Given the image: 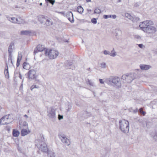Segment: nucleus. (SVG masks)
Masks as SVG:
<instances>
[{"mask_svg": "<svg viewBox=\"0 0 157 157\" xmlns=\"http://www.w3.org/2000/svg\"><path fill=\"white\" fill-rule=\"evenodd\" d=\"M40 136L41 137V140H36L35 145L42 151L47 153L49 151L47 145L43 141V140H44L43 135L40 134Z\"/></svg>", "mask_w": 157, "mask_h": 157, "instance_id": "obj_1", "label": "nucleus"}, {"mask_svg": "<svg viewBox=\"0 0 157 157\" xmlns=\"http://www.w3.org/2000/svg\"><path fill=\"white\" fill-rule=\"evenodd\" d=\"M106 82L109 85H113L116 88H120L121 86L120 79L118 77L111 76L106 80Z\"/></svg>", "mask_w": 157, "mask_h": 157, "instance_id": "obj_2", "label": "nucleus"}, {"mask_svg": "<svg viewBox=\"0 0 157 157\" xmlns=\"http://www.w3.org/2000/svg\"><path fill=\"white\" fill-rule=\"evenodd\" d=\"M119 123V129L124 133H128L129 131V123L128 121L124 119L120 120Z\"/></svg>", "mask_w": 157, "mask_h": 157, "instance_id": "obj_3", "label": "nucleus"}, {"mask_svg": "<svg viewBox=\"0 0 157 157\" xmlns=\"http://www.w3.org/2000/svg\"><path fill=\"white\" fill-rule=\"evenodd\" d=\"M59 52L53 49H50L49 50L48 49H46L44 52V54L46 56H48L50 59H53L57 57L59 55Z\"/></svg>", "mask_w": 157, "mask_h": 157, "instance_id": "obj_4", "label": "nucleus"}, {"mask_svg": "<svg viewBox=\"0 0 157 157\" xmlns=\"http://www.w3.org/2000/svg\"><path fill=\"white\" fill-rule=\"evenodd\" d=\"M144 32L148 35L147 36L150 38H153V34L155 33L157 31L156 28L152 25H149L146 29H144Z\"/></svg>", "mask_w": 157, "mask_h": 157, "instance_id": "obj_5", "label": "nucleus"}, {"mask_svg": "<svg viewBox=\"0 0 157 157\" xmlns=\"http://www.w3.org/2000/svg\"><path fill=\"white\" fill-rule=\"evenodd\" d=\"M136 74L134 73L133 74L130 73V74H127L125 75H123L121 78L124 80L128 79L129 77L132 78L131 79H130V81H128V82L129 83L131 82L134 79L136 78Z\"/></svg>", "mask_w": 157, "mask_h": 157, "instance_id": "obj_6", "label": "nucleus"}, {"mask_svg": "<svg viewBox=\"0 0 157 157\" xmlns=\"http://www.w3.org/2000/svg\"><path fill=\"white\" fill-rule=\"evenodd\" d=\"M56 110L53 107L49 108L47 111L48 116L50 118L55 119L56 117Z\"/></svg>", "mask_w": 157, "mask_h": 157, "instance_id": "obj_7", "label": "nucleus"}, {"mask_svg": "<svg viewBox=\"0 0 157 157\" xmlns=\"http://www.w3.org/2000/svg\"><path fill=\"white\" fill-rule=\"evenodd\" d=\"M36 71L32 69L29 71L27 74L28 79H36Z\"/></svg>", "mask_w": 157, "mask_h": 157, "instance_id": "obj_8", "label": "nucleus"}, {"mask_svg": "<svg viewBox=\"0 0 157 157\" xmlns=\"http://www.w3.org/2000/svg\"><path fill=\"white\" fill-rule=\"evenodd\" d=\"M58 136L63 143H65L68 146L70 144L69 140L64 135L59 134Z\"/></svg>", "mask_w": 157, "mask_h": 157, "instance_id": "obj_9", "label": "nucleus"}, {"mask_svg": "<svg viewBox=\"0 0 157 157\" xmlns=\"http://www.w3.org/2000/svg\"><path fill=\"white\" fill-rule=\"evenodd\" d=\"M66 16L68 19L71 23H73L74 22V20L73 17V15L71 12L68 11L66 13Z\"/></svg>", "mask_w": 157, "mask_h": 157, "instance_id": "obj_10", "label": "nucleus"}, {"mask_svg": "<svg viewBox=\"0 0 157 157\" xmlns=\"http://www.w3.org/2000/svg\"><path fill=\"white\" fill-rule=\"evenodd\" d=\"M9 119V116L6 115L0 119V124H9V123L7 122V120Z\"/></svg>", "mask_w": 157, "mask_h": 157, "instance_id": "obj_11", "label": "nucleus"}, {"mask_svg": "<svg viewBox=\"0 0 157 157\" xmlns=\"http://www.w3.org/2000/svg\"><path fill=\"white\" fill-rule=\"evenodd\" d=\"M147 21H144L143 22H141L140 23V24L139 25V27L140 28V29L144 31H145L144 29H146L147 27V26H148L147 25Z\"/></svg>", "mask_w": 157, "mask_h": 157, "instance_id": "obj_12", "label": "nucleus"}, {"mask_svg": "<svg viewBox=\"0 0 157 157\" xmlns=\"http://www.w3.org/2000/svg\"><path fill=\"white\" fill-rule=\"evenodd\" d=\"M48 18L47 17H45L43 15L40 16L38 17V20L41 23H45L47 18Z\"/></svg>", "mask_w": 157, "mask_h": 157, "instance_id": "obj_13", "label": "nucleus"}, {"mask_svg": "<svg viewBox=\"0 0 157 157\" xmlns=\"http://www.w3.org/2000/svg\"><path fill=\"white\" fill-rule=\"evenodd\" d=\"M6 66L5 69L4 73L6 78H9V75L8 71V65L6 63Z\"/></svg>", "mask_w": 157, "mask_h": 157, "instance_id": "obj_14", "label": "nucleus"}, {"mask_svg": "<svg viewBox=\"0 0 157 157\" xmlns=\"http://www.w3.org/2000/svg\"><path fill=\"white\" fill-rule=\"evenodd\" d=\"M140 67L141 70H147L150 68L151 66L147 65L140 64Z\"/></svg>", "mask_w": 157, "mask_h": 157, "instance_id": "obj_15", "label": "nucleus"}, {"mask_svg": "<svg viewBox=\"0 0 157 157\" xmlns=\"http://www.w3.org/2000/svg\"><path fill=\"white\" fill-rule=\"evenodd\" d=\"M20 134V132L16 129H13L12 131V135L13 136L18 137Z\"/></svg>", "mask_w": 157, "mask_h": 157, "instance_id": "obj_16", "label": "nucleus"}, {"mask_svg": "<svg viewBox=\"0 0 157 157\" xmlns=\"http://www.w3.org/2000/svg\"><path fill=\"white\" fill-rule=\"evenodd\" d=\"M30 131H28L26 129H22L21 132V135L22 136H24L29 133Z\"/></svg>", "mask_w": 157, "mask_h": 157, "instance_id": "obj_17", "label": "nucleus"}, {"mask_svg": "<svg viewBox=\"0 0 157 157\" xmlns=\"http://www.w3.org/2000/svg\"><path fill=\"white\" fill-rule=\"evenodd\" d=\"M36 47L38 49V50H39V52H42L44 50V52H45V50L46 49H47L46 48H45L44 47V46L43 45H41L40 44H39Z\"/></svg>", "mask_w": 157, "mask_h": 157, "instance_id": "obj_18", "label": "nucleus"}, {"mask_svg": "<svg viewBox=\"0 0 157 157\" xmlns=\"http://www.w3.org/2000/svg\"><path fill=\"white\" fill-rule=\"evenodd\" d=\"M103 53L104 54H105V55H109L113 57H114L116 55V52H114L113 53H111L110 52L108 51H107L106 50H105L103 51Z\"/></svg>", "mask_w": 157, "mask_h": 157, "instance_id": "obj_19", "label": "nucleus"}, {"mask_svg": "<svg viewBox=\"0 0 157 157\" xmlns=\"http://www.w3.org/2000/svg\"><path fill=\"white\" fill-rule=\"evenodd\" d=\"M84 10L83 9L81 6H78L77 9V11L80 13H82Z\"/></svg>", "mask_w": 157, "mask_h": 157, "instance_id": "obj_20", "label": "nucleus"}, {"mask_svg": "<svg viewBox=\"0 0 157 157\" xmlns=\"http://www.w3.org/2000/svg\"><path fill=\"white\" fill-rule=\"evenodd\" d=\"M14 45V43L13 42H11L10 43V45L9 47L8 48V53H12V47Z\"/></svg>", "mask_w": 157, "mask_h": 157, "instance_id": "obj_21", "label": "nucleus"}, {"mask_svg": "<svg viewBox=\"0 0 157 157\" xmlns=\"http://www.w3.org/2000/svg\"><path fill=\"white\" fill-rule=\"evenodd\" d=\"M31 32L28 30H24L21 32V34L22 35H28L30 34Z\"/></svg>", "mask_w": 157, "mask_h": 157, "instance_id": "obj_22", "label": "nucleus"}, {"mask_svg": "<svg viewBox=\"0 0 157 157\" xmlns=\"http://www.w3.org/2000/svg\"><path fill=\"white\" fill-rule=\"evenodd\" d=\"M45 25L46 26H49L52 25V22L47 18L45 22Z\"/></svg>", "mask_w": 157, "mask_h": 157, "instance_id": "obj_23", "label": "nucleus"}, {"mask_svg": "<svg viewBox=\"0 0 157 157\" xmlns=\"http://www.w3.org/2000/svg\"><path fill=\"white\" fill-rule=\"evenodd\" d=\"M140 19L139 17H136L135 16H134L132 19V21L133 22H137L138 21H140Z\"/></svg>", "mask_w": 157, "mask_h": 157, "instance_id": "obj_24", "label": "nucleus"}, {"mask_svg": "<svg viewBox=\"0 0 157 157\" xmlns=\"http://www.w3.org/2000/svg\"><path fill=\"white\" fill-rule=\"evenodd\" d=\"M46 3H47V6L48 5V3H49L52 5H53L55 1V0H45Z\"/></svg>", "mask_w": 157, "mask_h": 157, "instance_id": "obj_25", "label": "nucleus"}, {"mask_svg": "<svg viewBox=\"0 0 157 157\" xmlns=\"http://www.w3.org/2000/svg\"><path fill=\"white\" fill-rule=\"evenodd\" d=\"M143 109L142 108H140L138 110V112L143 116H144L146 113V112L143 110Z\"/></svg>", "mask_w": 157, "mask_h": 157, "instance_id": "obj_26", "label": "nucleus"}, {"mask_svg": "<svg viewBox=\"0 0 157 157\" xmlns=\"http://www.w3.org/2000/svg\"><path fill=\"white\" fill-rule=\"evenodd\" d=\"M47 153H48V157H53V156H55L54 155L55 153L50 151H48Z\"/></svg>", "mask_w": 157, "mask_h": 157, "instance_id": "obj_27", "label": "nucleus"}, {"mask_svg": "<svg viewBox=\"0 0 157 157\" xmlns=\"http://www.w3.org/2000/svg\"><path fill=\"white\" fill-rule=\"evenodd\" d=\"M72 62H70L68 61H66L65 63V65L66 67H68L72 65Z\"/></svg>", "mask_w": 157, "mask_h": 157, "instance_id": "obj_28", "label": "nucleus"}, {"mask_svg": "<svg viewBox=\"0 0 157 157\" xmlns=\"http://www.w3.org/2000/svg\"><path fill=\"white\" fill-rule=\"evenodd\" d=\"M8 20L12 23H15L16 18L15 17H7Z\"/></svg>", "mask_w": 157, "mask_h": 157, "instance_id": "obj_29", "label": "nucleus"}, {"mask_svg": "<svg viewBox=\"0 0 157 157\" xmlns=\"http://www.w3.org/2000/svg\"><path fill=\"white\" fill-rule=\"evenodd\" d=\"M125 16L126 17L128 18L129 19L131 20H132V17H133L130 14L128 13H125Z\"/></svg>", "mask_w": 157, "mask_h": 157, "instance_id": "obj_30", "label": "nucleus"}, {"mask_svg": "<svg viewBox=\"0 0 157 157\" xmlns=\"http://www.w3.org/2000/svg\"><path fill=\"white\" fill-rule=\"evenodd\" d=\"M129 109L131 110H130V112H132L134 113H137L138 112L139 110L137 108H136L135 109H133L132 108H131Z\"/></svg>", "mask_w": 157, "mask_h": 157, "instance_id": "obj_31", "label": "nucleus"}, {"mask_svg": "<svg viewBox=\"0 0 157 157\" xmlns=\"http://www.w3.org/2000/svg\"><path fill=\"white\" fill-rule=\"evenodd\" d=\"M97 19H98V18H93L91 19V21L93 24H96L97 23Z\"/></svg>", "mask_w": 157, "mask_h": 157, "instance_id": "obj_32", "label": "nucleus"}, {"mask_svg": "<svg viewBox=\"0 0 157 157\" xmlns=\"http://www.w3.org/2000/svg\"><path fill=\"white\" fill-rule=\"evenodd\" d=\"M9 55L8 56V60L9 61L10 60L12 63H13L12 61V53H9Z\"/></svg>", "mask_w": 157, "mask_h": 157, "instance_id": "obj_33", "label": "nucleus"}, {"mask_svg": "<svg viewBox=\"0 0 157 157\" xmlns=\"http://www.w3.org/2000/svg\"><path fill=\"white\" fill-rule=\"evenodd\" d=\"M19 24H23L25 22L24 20L21 18L20 17H19Z\"/></svg>", "mask_w": 157, "mask_h": 157, "instance_id": "obj_34", "label": "nucleus"}, {"mask_svg": "<svg viewBox=\"0 0 157 157\" xmlns=\"http://www.w3.org/2000/svg\"><path fill=\"white\" fill-rule=\"evenodd\" d=\"M38 52H39V50H38V48H37V47H36L35 48L34 52H33V54L34 55H36V54L38 53Z\"/></svg>", "mask_w": 157, "mask_h": 157, "instance_id": "obj_35", "label": "nucleus"}, {"mask_svg": "<svg viewBox=\"0 0 157 157\" xmlns=\"http://www.w3.org/2000/svg\"><path fill=\"white\" fill-rule=\"evenodd\" d=\"M147 21V25H151L153 24V22L151 20H146Z\"/></svg>", "mask_w": 157, "mask_h": 157, "instance_id": "obj_36", "label": "nucleus"}, {"mask_svg": "<svg viewBox=\"0 0 157 157\" xmlns=\"http://www.w3.org/2000/svg\"><path fill=\"white\" fill-rule=\"evenodd\" d=\"M100 13L101 11L99 9H95L94 11V13Z\"/></svg>", "mask_w": 157, "mask_h": 157, "instance_id": "obj_37", "label": "nucleus"}, {"mask_svg": "<svg viewBox=\"0 0 157 157\" xmlns=\"http://www.w3.org/2000/svg\"><path fill=\"white\" fill-rule=\"evenodd\" d=\"M28 64L26 62H24L23 64V67L24 69H27L26 66L28 65Z\"/></svg>", "mask_w": 157, "mask_h": 157, "instance_id": "obj_38", "label": "nucleus"}, {"mask_svg": "<svg viewBox=\"0 0 157 157\" xmlns=\"http://www.w3.org/2000/svg\"><path fill=\"white\" fill-rule=\"evenodd\" d=\"M87 83L89 84L90 86H94V83L92 82L90 80H88V81H87Z\"/></svg>", "mask_w": 157, "mask_h": 157, "instance_id": "obj_39", "label": "nucleus"}, {"mask_svg": "<svg viewBox=\"0 0 157 157\" xmlns=\"http://www.w3.org/2000/svg\"><path fill=\"white\" fill-rule=\"evenodd\" d=\"M21 61V59H17V63H16V65L17 67H18L19 66L20 64V62Z\"/></svg>", "mask_w": 157, "mask_h": 157, "instance_id": "obj_40", "label": "nucleus"}, {"mask_svg": "<svg viewBox=\"0 0 157 157\" xmlns=\"http://www.w3.org/2000/svg\"><path fill=\"white\" fill-rule=\"evenodd\" d=\"M103 17L104 18L106 19L109 18L111 17V16L110 15H104L103 16Z\"/></svg>", "mask_w": 157, "mask_h": 157, "instance_id": "obj_41", "label": "nucleus"}, {"mask_svg": "<svg viewBox=\"0 0 157 157\" xmlns=\"http://www.w3.org/2000/svg\"><path fill=\"white\" fill-rule=\"evenodd\" d=\"M101 68H105L106 67V63H101Z\"/></svg>", "mask_w": 157, "mask_h": 157, "instance_id": "obj_42", "label": "nucleus"}, {"mask_svg": "<svg viewBox=\"0 0 157 157\" xmlns=\"http://www.w3.org/2000/svg\"><path fill=\"white\" fill-rule=\"evenodd\" d=\"M63 118V115H61L60 114H59L58 115V119L59 120H60Z\"/></svg>", "mask_w": 157, "mask_h": 157, "instance_id": "obj_43", "label": "nucleus"}, {"mask_svg": "<svg viewBox=\"0 0 157 157\" xmlns=\"http://www.w3.org/2000/svg\"><path fill=\"white\" fill-rule=\"evenodd\" d=\"M22 58V56L21 55V53L20 54H18V57L17 59H21H21Z\"/></svg>", "mask_w": 157, "mask_h": 157, "instance_id": "obj_44", "label": "nucleus"}, {"mask_svg": "<svg viewBox=\"0 0 157 157\" xmlns=\"http://www.w3.org/2000/svg\"><path fill=\"white\" fill-rule=\"evenodd\" d=\"M138 47L141 48H142L143 47L144 48L145 47L144 46L143 44H138Z\"/></svg>", "mask_w": 157, "mask_h": 157, "instance_id": "obj_45", "label": "nucleus"}, {"mask_svg": "<svg viewBox=\"0 0 157 157\" xmlns=\"http://www.w3.org/2000/svg\"><path fill=\"white\" fill-rule=\"evenodd\" d=\"M23 126H28V124L26 121H24L23 123Z\"/></svg>", "mask_w": 157, "mask_h": 157, "instance_id": "obj_46", "label": "nucleus"}, {"mask_svg": "<svg viewBox=\"0 0 157 157\" xmlns=\"http://www.w3.org/2000/svg\"><path fill=\"white\" fill-rule=\"evenodd\" d=\"M118 32H120V33H121V31H120V30H117V31H116V35H115V36H118Z\"/></svg>", "mask_w": 157, "mask_h": 157, "instance_id": "obj_47", "label": "nucleus"}, {"mask_svg": "<svg viewBox=\"0 0 157 157\" xmlns=\"http://www.w3.org/2000/svg\"><path fill=\"white\" fill-rule=\"evenodd\" d=\"M36 88L37 87L36 85H33L31 86L30 89L31 90H32L34 88Z\"/></svg>", "mask_w": 157, "mask_h": 157, "instance_id": "obj_48", "label": "nucleus"}, {"mask_svg": "<svg viewBox=\"0 0 157 157\" xmlns=\"http://www.w3.org/2000/svg\"><path fill=\"white\" fill-rule=\"evenodd\" d=\"M85 114H87V116L88 117H90L91 116V114L90 113L88 112H87L86 111H85Z\"/></svg>", "mask_w": 157, "mask_h": 157, "instance_id": "obj_49", "label": "nucleus"}, {"mask_svg": "<svg viewBox=\"0 0 157 157\" xmlns=\"http://www.w3.org/2000/svg\"><path fill=\"white\" fill-rule=\"evenodd\" d=\"M154 139L155 140V141L157 140V134H155L153 136Z\"/></svg>", "mask_w": 157, "mask_h": 157, "instance_id": "obj_50", "label": "nucleus"}, {"mask_svg": "<svg viewBox=\"0 0 157 157\" xmlns=\"http://www.w3.org/2000/svg\"><path fill=\"white\" fill-rule=\"evenodd\" d=\"M111 16V17H112L113 19H115L116 18L117 16L116 15H110Z\"/></svg>", "mask_w": 157, "mask_h": 157, "instance_id": "obj_51", "label": "nucleus"}, {"mask_svg": "<svg viewBox=\"0 0 157 157\" xmlns=\"http://www.w3.org/2000/svg\"><path fill=\"white\" fill-rule=\"evenodd\" d=\"M19 18H16L15 23L19 24Z\"/></svg>", "mask_w": 157, "mask_h": 157, "instance_id": "obj_52", "label": "nucleus"}, {"mask_svg": "<svg viewBox=\"0 0 157 157\" xmlns=\"http://www.w3.org/2000/svg\"><path fill=\"white\" fill-rule=\"evenodd\" d=\"M99 81L100 83L101 84H103L104 83V82L103 81V80L102 79H99Z\"/></svg>", "mask_w": 157, "mask_h": 157, "instance_id": "obj_53", "label": "nucleus"}, {"mask_svg": "<svg viewBox=\"0 0 157 157\" xmlns=\"http://www.w3.org/2000/svg\"><path fill=\"white\" fill-rule=\"evenodd\" d=\"M6 130L8 131H10V127L7 126L6 127Z\"/></svg>", "mask_w": 157, "mask_h": 157, "instance_id": "obj_54", "label": "nucleus"}, {"mask_svg": "<svg viewBox=\"0 0 157 157\" xmlns=\"http://www.w3.org/2000/svg\"><path fill=\"white\" fill-rule=\"evenodd\" d=\"M19 77L20 78H21V79H22V81H23V79H22V76L21 75V74L19 72Z\"/></svg>", "mask_w": 157, "mask_h": 157, "instance_id": "obj_55", "label": "nucleus"}, {"mask_svg": "<svg viewBox=\"0 0 157 157\" xmlns=\"http://www.w3.org/2000/svg\"><path fill=\"white\" fill-rule=\"evenodd\" d=\"M134 6L136 7H138L139 6V5L138 3L137 2L135 4Z\"/></svg>", "mask_w": 157, "mask_h": 157, "instance_id": "obj_56", "label": "nucleus"}, {"mask_svg": "<svg viewBox=\"0 0 157 157\" xmlns=\"http://www.w3.org/2000/svg\"><path fill=\"white\" fill-rule=\"evenodd\" d=\"M132 79V78H130V77H129L128 78V79H126L127 80V81L128 82V81H130V79Z\"/></svg>", "mask_w": 157, "mask_h": 157, "instance_id": "obj_57", "label": "nucleus"}, {"mask_svg": "<svg viewBox=\"0 0 157 157\" xmlns=\"http://www.w3.org/2000/svg\"><path fill=\"white\" fill-rule=\"evenodd\" d=\"M87 2H89L91 1V0H86Z\"/></svg>", "mask_w": 157, "mask_h": 157, "instance_id": "obj_58", "label": "nucleus"}, {"mask_svg": "<svg viewBox=\"0 0 157 157\" xmlns=\"http://www.w3.org/2000/svg\"><path fill=\"white\" fill-rule=\"evenodd\" d=\"M71 107H69L68 109H67V111H69L70 109H71Z\"/></svg>", "mask_w": 157, "mask_h": 157, "instance_id": "obj_59", "label": "nucleus"}, {"mask_svg": "<svg viewBox=\"0 0 157 157\" xmlns=\"http://www.w3.org/2000/svg\"><path fill=\"white\" fill-rule=\"evenodd\" d=\"M87 11L88 12H90L91 11V10L90 9H87Z\"/></svg>", "mask_w": 157, "mask_h": 157, "instance_id": "obj_60", "label": "nucleus"}, {"mask_svg": "<svg viewBox=\"0 0 157 157\" xmlns=\"http://www.w3.org/2000/svg\"><path fill=\"white\" fill-rule=\"evenodd\" d=\"M24 117H27V118H28V116H27V115H26V114H25V115H24Z\"/></svg>", "mask_w": 157, "mask_h": 157, "instance_id": "obj_61", "label": "nucleus"}, {"mask_svg": "<svg viewBox=\"0 0 157 157\" xmlns=\"http://www.w3.org/2000/svg\"><path fill=\"white\" fill-rule=\"evenodd\" d=\"M64 42H68V40H64Z\"/></svg>", "mask_w": 157, "mask_h": 157, "instance_id": "obj_62", "label": "nucleus"}, {"mask_svg": "<svg viewBox=\"0 0 157 157\" xmlns=\"http://www.w3.org/2000/svg\"><path fill=\"white\" fill-rule=\"evenodd\" d=\"M90 68H88L87 69V70H88V71H90Z\"/></svg>", "mask_w": 157, "mask_h": 157, "instance_id": "obj_63", "label": "nucleus"}, {"mask_svg": "<svg viewBox=\"0 0 157 157\" xmlns=\"http://www.w3.org/2000/svg\"><path fill=\"white\" fill-rule=\"evenodd\" d=\"M19 125H21V122H19Z\"/></svg>", "mask_w": 157, "mask_h": 157, "instance_id": "obj_64", "label": "nucleus"}]
</instances>
